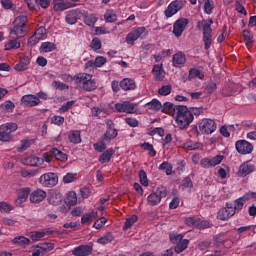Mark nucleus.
<instances>
[{
	"label": "nucleus",
	"mask_w": 256,
	"mask_h": 256,
	"mask_svg": "<svg viewBox=\"0 0 256 256\" xmlns=\"http://www.w3.org/2000/svg\"><path fill=\"white\" fill-rule=\"evenodd\" d=\"M19 129V125L15 122H8L0 125V141L3 143H9L13 139L12 133H15Z\"/></svg>",
	"instance_id": "3"
},
{
	"label": "nucleus",
	"mask_w": 256,
	"mask_h": 256,
	"mask_svg": "<svg viewBox=\"0 0 256 256\" xmlns=\"http://www.w3.org/2000/svg\"><path fill=\"white\" fill-rule=\"evenodd\" d=\"M115 109L119 113H134L135 112V104L125 101L123 103H116Z\"/></svg>",
	"instance_id": "15"
},
{
	"label": "nucleus",
	"mask_w": 256,
	"mask_h": 256,
	"mask_svg": "<svg viewBox=\"0 0 256 256\" xmlns=\"http://www.w3.org/2000/svg\"><path fill=\"white\" fill-rule=\"evenodd\" d=\"M145 107H148L152 111H161L163 104L157 99H152L150 102L146 103Z\"/></svg>",
	"instance_id": "33"
},
{
	"label": "nucleus",
	"mask_w": 256,
	"mask_h": 256,
	"mask_svg": "<svg viewBox=\"0 0 256 256\" xmlns=\"http://www.w3.org/2000/svg\"><path fill=\"white\" fill-rule=\"evenodd\" d=\"M13 109H15V103L11 100H7L0 105V111L2 113H11L13 112Z\"/></svg>",
	"instance_id": "31"
},
{
	"label": "nucleus",
	"mask_w": 256,
	"mask_h": 256,
	"mask_svg": "<svg viewBox=\"0 0 256 256\" xmlns=\"http://www.w3.org/2000/svg\"><path fill=\"white\" fill-rule=\"evenodd\" d=\"M184 149L187 151H195V149H201V143L199 142H192V141H187L184 144Z\"/></svg>",
	"instance_id": "46"
},
{
	"label": "nucleus",
	"mask_w": 256,
	"mask_h": 256,
	"mask_svg": "<svg viewBox=\"0 0 256 256\" xmlns=\"http://www.w3.org/2000/svg\"><path fill=\"white\" fill-rule=\"evenodd\" d=\"M81 14V11L79 10H70L66 14V21L69 23V25H75L77 23V19H79V15Z\"/></svg>",
	"instance_id": "25"
},
{
	"label": "nucleus",
	"mask_w": 256,
	"mask_h": 256,
	"mask_svg": "<svg viewBox=\"0 0 256 256\" xmlns=\"http://www.w3.org/2000/svg\"><path fill=\"white\" fill-rule=\"evenodd\" d=\"M169 239L171 243L174 245H177L178 243H181L183 239V234H169Z\"/></svg>",
	"instance_id": "54"
},
{
	"label": "nucleus",
	"mask_w": 256,
	"mask_h": 256,
	"mask_svg": "<svg viewBox=\"0 0 256 256\" xmlns=\"http://www.w3.org/2000/svg\"><path fill=\"white\" fill-rule=\"evenodd\" d=\"M106 143H107V140L104 137H102L100 138L99 142L93 144V147L95 151H98V153H103V151L107 149Z\"/></svg>",
	"instance_id": "34"
},
{
	"label": "nucleus",
	"mask_w": 256,
	"mask_h": 256,
	"mask_svg": "<svg viewBox=\"0 0 256 256\" xmlns=\"http://www.w3.org/2000/svg\"><path fill=\"white\" fill-rule=\"evenodd\" d=\"M31 193V188L24 187L17 190V198L15 200L16 207H23V204L25 201H27V198L29 197V194Z\"/></svg>",
	"instance_id": "8"
},
{
	"label": "nucleus",
	"mask_w": 256,
	"mask_h": 256,
	"mask_svg": "<svg viewBox=\"0 0 256 256\" xmlns=\"http://www.w3.org/2000/svg\"><path fill=\"white\" fill-rule=\"evenodd\" d=\"M181 9H183V4H181L179 0H174L166 8L164 15L167 17V19H169L170 17H173V15H175L178 11H181Z\"/></svg>",
	"instance_id": "9"
},
{
	"label": "nucleus",
	"mask_w": 256,
	"mask_h": 256,
	"mask_svg": "<svg viewBox=\"0 0 256 256\" xmlns=\"http://www.w3.org/2000/svg\"><path fill=\"white\" fill-rule=\"evenodd\" d=\"M148 205H151L152 207H155V205H159L161 203V197H159L155 192L151 193L147 197Z\"/></svg>",
	"instance_id": "37"
},
{
	"label": "nucleus",
	"mask_w": 256,
	"mask_h": 256,
	"mask_svg": "<svg viewBox=\"0 0 256 256\" xmlns=\"http://www.w3.org/2000/svg\"><path fill=\"white\" fill-rule=\"evenodd\" d=\"M235 215V211H233V203L227 202L226 206L218 211L217 219L220 221H227L231 219Z\"/></svg>",
	"instance_id": "6"
},
{
	"label": "nucleus",
	"mask_w": 256,
	"mask_h": 256,
	"mask_svg": "<svg viewBox=\"0 0 256 256\" xmlns=\"http://www.w3.org/2000/svg\"><path fill=\"white\" fill-rule=\"evenodd\" d=\"M155 193L160 197V200L165 199L167 197V187L165 186H159Z\"/></svg>",
	"instance_id": "59"
},
{
	"label": "nucleus",
	"mask_w": 256,
	"mask_h": 256,
	"mask_svg": "<svg viewBox=\"0 0 256 256\" xmlns=\"http://www.w3.org/2000/svg\"><path fill=\"white\" fill-rule=\"evenodd\" d=\"M175 109H177V105H174L171 102H165L162 105L161 113H166V115H171V117H175Z\"/></svg>",
	"instance_id": "23"
},
{
	"label": "nucleus",
	"mask_w": 256,
	"mask_h": 256,
	"mask_svg": "<svg viewBox=\"0 0 256 256\" xmlns=\"http://www.w3.org/2000/svg\"><path fill=\"white\" fill-rule=\"evenodd\" d=\"M32 143V140H21L20 147L17 148L18 153H23V151H27V149L31 147Z\"/></svg>",
	"instance_id": "50"
},
{
	"label": "nucleus",
	"mask_w": 256,
	"mask_h": 256,
	"mask_svg": "<svg viewBox=\"0 0 256 256\" xmlns=\"http://www.w3.org/2000/svg\"><path fill=\"white\" fill-rule=\"evenodd\" d=\"M174 119H176L177 126L179 129H187L191 123H193V120L195 117H193V114L187 108L185 105H176V109H174Z\"/></svg>",
	"instance_id": "1"
},
{
	"label": "nucleus",
	"mask_w": 256,
	"mask_h": 256,
	"mask_svg": "<svg viewBox=\"0 0 256 256\" xmlns=\"http://www.w3.org/2000/svg\"><path fill=\"white\" fill-rule=\"evenodd\" d=\"M115 238L113 237V234L111 232H108L103 237L99 238L97 240V243H100V245H107L108 243H111Z\"/></svg>",
	"instance_id": "45"
},
{
	"label": "nucleus",
	"mask_w": 256,
	"mask_h": 256,
	"mask_svg": "<svg viewBox=\"0 0 256 256\" xmlns=\"http://www.w3.org/2000/svg\"><path fill=\"white\" fill-rule=\"evenodd\" d=\"M73 81H75L76 84L78 85H83L89 81V79H93V75L91 74H87V73H78L76 75H74V77L72 78Z\"/></svg>",
	"instance_id": "22"
},
{
	"label": "nucleus",
	"mask_w": 256,
	"mask_h": 256,
	"mask_svg": "<svg viewBox=\"0 0 256 256\" xmlns=\"http://www.w3.org/2000/svg\"><path fill=\"white\" fill-rule=\"evenodd\" d=\"M68 140L74 145L81 143V131L79 130L70 131L68 134Z\"/></svg>",
	"instance_id": "27"
},
{
	"label": "nucleus",
	"mask_w": 256,
	"mask_h": 256,
	"mask_svg": "<svg viewBox=\"0 0 256 256\" xmlns=\"http://www.w3.org/2000/svg\"><path fill=\"white\" fill-rule=\"evenodd\" d=\"M91 253H93V246L91 245H80L72 251L74 256H89Z\"/></svg>",
	"instance_id": "16"
},
{
	"label": "nucleus",
	"mask_w": 256,
	"mask_h": 256,
	"mask_svg": "<svg viewBox=\"0 0 256 256\" xmlns=\"http://www.w3.org/2000/svg\"><path fill=\"white\" fill-rule=\"evenodd\" d=\"M139 179L141 185H143L144 187H149V180H147V172H145V170L139 171Z\"/></svg>",
	"instance_id": "53"
},
{
	"label": "nucleus",
	"mask_w": 256,
	"mask_h": 256,
	"mask_svg": "<svg viewBox=\"0 0 256 256\" xmlns=\"http://www.w3.org/2000/svg\"><path fill=\"white\" fill-rule=\"evenodd\" d=\"M10 211H13V206L7 202H0V213H9Z\"/></svg>",
	"instance_id": "60"
},
{
	"label": "nucleus",
	"mask_w": 256,
	"mask_h": 256,
	"mask_svg": "<svg viewBox=\"0 0 256 256\" xmlns=\"http://www.w3.org/2000/svg\"><path fill=\"white\" fill-rule=\"evenodd\" d=\"M52 3L54 11H65L75 7V4L69 2V0H53Z\"/></svg>",
	"instance_id": "17"
},
{
	"label": "nucleus",
	"mask_w": 256,
	"mask_h": 256,
	"mask_svg": "<svg viewBox=\"0 0 256 256\" xmlns=\"http://www.w3.org/2000/svg\"><path fill=\"white\" fill-rule=\"evenodd\" d=\"M43 158L35 157V156H30L28 158H25L23 160L24 165H28L30 167H39V165H43L44 163Z\"/></svg>",
	"instance_id": "21"
},
{
	"label": "nucleus",
	"mask_w": 256,
	"mask_h": 256,
	"mask_svg": "<svg viewBox=\"0 0 256 256\" xmlns=\"http://www.w3.org/2000/svg\"><path fill=\"white\" fill-rule=\"evenodd\" d=\"M84 23H85V25H88V27H93V25H95V23H97V17L93 14L86 15L84 17Z\"/></svg>",
	"instance_id": "51"
},
{
	"label": "nucleus",
	"mask_w": 256,
	"mask_h": 256,
	"mask_svg": "<svg viewBox=\"0 0 256 256\" xmlns=\"http://www.w3.org/2000/svg\"><path fill=\"white\" fill-rule=\"evenodd\" d=\"M223 161V156L217 155L213 158H204L201 160V167L204 169H209L211 167H216V165H219Z\"/></svg>",
	"instance_id": "13"
},
{
	"label": "nucleus",
	"mask_w": 256,
	"mask_h": 256,
	"mask_svg": "<svg viewBox=\"0 0 256 256\" xmlns=\"http://www.w3.org/2000/svg\"><path fill=\"white\" fill-rule=\"evenodd\" d=\"M82 89L84 91H95L97 89V82L93 79L90 78L83 86Z\"/></svg>",
	"instance_id": "39"
},
{
	"label": "nucleus",
	"mask_w": 256,
	"mask_h": 256,
	"mask_svg": "<svg viewBox=\"0 0 256 256\" xmlns=\"http://www.w3.org/2000/svg\"><path fill=\"white\" fill-rule=\"evenodd\" d=\"M213 9H215V4L213 3V0H207L204 3V12L207 15H211L213 13Z\"/></svg>",
	"instance_id": "52"
},
{
	"label": "nucleus",
	"mask_w": 256,
	"mask_h": 256,
	"mask_svg": "<svg viewBox=\"0 0 256 256\" xmlns=\"http://www.w3.org/2000/svg\"><path fill=\"white\" fill-rule=\"evenodd\" d=\"M152 73L156 79V81H163V66L155 65L152 69Z\"/></svg>",
	"instance_id": "35"
},
{
	"label": "nucleus",
	"mask_w": 256,
	"mask_h": 256,
	"mask_svg": "<svg viewBox=\"0 0 256 256\" xmlns=\"http://www.w3.org/2000/svg\"><path fill=\"white\" fill-rule=\"evenodd\" d=\"M39 103H41V100L39 99V97H37L33 94L24 95L21 98V104L24 107H37V105H39Z\"/></svg>",
	"instance_id": "12"
},
{
	"label": "nucleus",
	"mask_w": 256,
	"mask_h": 256,
	"mask_svg": "<svg viewBox=\"0 0 256 256\" xmlns=\"http://www.w3.org/2000/svg\"><path fill=\"white\" fill-rule=\"evenodd\" d=\"M203 43L204 48L206 50L211 48V45H213V29L211 26L205 24L204 26V32H203Z\"/></svg>",
	"instance_id": "10"
},
{
	"label": "nucleus",
	"mask_w": 256,
	"mask_h": 256,
	"mask_svg": "<svg viewBox=\"0 0 256 256\" xmlns=\"http://www.w3.org/2000/svg\"><path fill=\"white\" fill-rule=\"evenodd\" d=\"M53 154H54V159H57V161H67V154L63 153L57 148H53Z\"/></svg>",
	"instance_id": "48"
},
{
	"label": "nucleus",
	"mask_w": 256,
	"mask_h": 256,
	"mask_svg": "<svg viewBox=\"0 0 256 256\" xmlns=\"http://www.w3.org/2000/svg\"><path fill=\"white\" fill-rule=\"evenodd\" d=\"M65 203L68 205V207L77 205V194L75 192H69L65 199Z\"/></svg>",
	"instance_id": "36"
},
{
	"label": "nucleus",
	"mask_w": 256,
	"mask_h": 256,
	"mask_svg": "<svg viewBox=\"0 0 256 256\" xmlns=\"http://www.w3.org/2000/svg\"><path fill=\"white\" fill-rule=\"evenodd\" d=\"M141 149H144V151H149L150 157H155V155H157V151H155L153 145L148 142H144L143 144H141Z\"/></svg>",
	"instance_id": "47"
},
{
	"label": "nucleus",
	"mask_w": 256,
	"mask_h": 256,
	"mask_svg": "<svg viewBox=\"0 0 256 256\" xmlns=\"http://www.w3.org/2000/svg\"><path fill=\"white\" fill-rule=\"evenodd\" d=\"M19 47H21V42L19 41L18 37L11 39L5 43L6 51H11V49H19Z\"/></svg>",
	"instance_id": "30"
},
{
	"label": "nucleus",
	"mask_w": 256,
	"mask_h": 256,
	"mask_svg": "<svg viewBox=\"0 0 256 256\" xmlns=\"http://www.w3.org/2000/svg\"><path fill=\"white\" fill-rule=\"evenodd\" d=\"M117 137V129L115 128H108L106 133L104 134L103 138L109 143L111 139H115Z\"/></svg>",
	"instance_id": "41"
},
{
	"label": "nucleus",
	"mask_w": 256,
	"mask_h": 256,
	"mask_svg": "<svg viewBox=\"0 0 256 256\" xmlns=\"http://www.w3.org/2000/svg\"><path fill=\"white\" fill-rule=\"evenodd\" d=\"M138 39L139 38L137 37V34L134 31L130 32L126 37V41L129 45H133L135 41H137Z\"/></svg>",
	"instance_id": "62"
},
{
	"label": "nucleus",
	"mask_w": 256,
	"mask_h": 256,
	"mask_svg": "<svg viewBox=\"0 0 256 256\" xmlns=\"http://www.w3.org/2000/svg\"><path fill=\"white\" fill-rule=\"evenodd\" d=\"M12 243L14 245H29L31 243V240L25 236H17L12 240Z\"/></svg>",
	"instance_id": "42"
},
{
	"label": "nucleus",
	"mask_w": 256,
	"mask_h": 256,
	"mask_svg": "<svg viewBox=\"0 0 256 256\" xmlns=\"http://www.w3.org/2000/svg\"><path fill=\"white\" fill-rule=\"evenodd\" d=\"M246 201H249V195H244L234 201V204H232V211L235 213H239L241 209H243V205H245Z\"/></svg>",
	"instance_id": "20"
},
{
	"label": "nucleus",
	"mask_w": 256,
	"mask_h": 256,
	"mask_svg": "<svg viewBox=\"0 0 256 256\" xmlns=\"http://www.w3.org/2000/svg\"><path fill=\"white\" fill-rule=\"evenodd\" d=\"M29 63H31V58H29V56H24L19 63L14 66V69L16 71H27Z\"/></svg>",
	"instance_id": "24"
},
{
	"label": "nucleus",
	"mask_w": 256,
	"mask_h": 256,
	"mask_svg": "<svg viewBox=\"0 0 256 256\" xmlns=\"http://www.w3.org/2000/svg\"><path fill=\"white\" fill-rule=\"evenodd\" d=\"M90 47L94 51H99V49H101V40L99 38H94L90 43Z\"/></svg>",
	"instance_id": "64"
},
{
	"label": "nucleus",
	"mask_w": 256,
	"mask_h": 256,
	"mask_svg": "<svg viewBox=\"0 0 256 256\" xmlns=\"http://www.w3.org/2000/svg\"><path fill=\"white\" fill-rule=\"evenodd\" d=\"M243 37L246 41L247 47H253V35H251V31L243 30Z\"/></svg>",
	"instance_id": "49"
},
{
	"label": "nucleus",
	"mask_w": 256,
	"mask_h": 256,
	"mask_svg": "<svg viewBox=\"0 0 256 256\" xmlns=\"http://www.w3.org/2000/svg\"><path fill=\"white\" fill-rule=\"evenodd\" d=\"M57 46L52 42H43L40 46V53H50V51H55Z\"/></svg>",
	"instance_id": "32"
},
{
	"label": "nucleus",
	"mask_w": 256,
	"mask_h": 256,
	"mask_svg": "<svg viewBox=\"0 0 256 256\" xmlns=\"http://www.w3.org/2000/svg\"><path fill=\"white\" fill-rule=\"evenodd\" d=\"M39 182L43 187H55L59 183V176L53 172L45 173L40 176Z\"/></svg>",
	"instance_id": "4"
},
{
	"label": "nucleus",
	"mask_w": 256,
	"mask_h": 256,
	"mask_svg": "<svg viewBox=\"0 0 256 256\" xmlns=\"http://www.w3.org/2000/svg\"><path fill=\"white\" fill-rule=\"evenodd\" d=\"M105 223H107V219L105 217H101L94 222L93 227L95 229H102V227L105 226Z\"/></svg>",
	"instance_id": "63"
},
{
	"label": "nucleus",
	"mask_w": 256,
	"mask_h": 256,
	"mask_svg": "<svg viewBox=\"0 0 256 256\" xmlns=\"http://www.w3.org/2000/svg\"><path fill=\"white\" fill-rule=\"evenodd\" d=\"M25 25H27V16L21 15L16 17L13 21V28L10 31L11 35H15L18 39H23L27 35Z\"/></svg>",
	"instance_id": "2"
},
{
	"label": "nucleus",
	"mask_w": 256,
	"mask_h": 256,
	"mask_svg": "<svg viewBox=\"0 0 256 256\" xmlns=\"http://www.w3.org/2000/svg\"><path fill=\"white\" fill-rule=\"evenodd\" d=\"M226 241H227V239H225V235L224 234L216 235L213 238V244L216 245V247H219V245H222Z\"/></svg>",
	"instance_id": "58"
},
{
	"label": "nucleus",
	"mask_w": 256,
	"mask_h": 256,
	"mask_svg": "<svg viewBox=\"0 0 256 256\" xmlns=\"http://www.w3.org/2000/svg\"><path fill=\"white\" fill-rule=\"evenodd\" d=\"M186 61L187 58L185 57V54H183V52H177L173 55L172 63L174 67H177V65H185Z\"/></svg>",
	"instance_id": "28"
},
{
	"label": "nucleus",
	"mask_w": 256,
	"mask_h": 256,
	"mask_svg": "<svg viewBox=\"0 0 256 256\" xmlns=\"http://www.w3.org/2000/svg\"><path fill=\"white\" fill-rule=\"evenodd\" d=\"M98 217L97 211H92L87 214H84L81 218V224L85 225L87 223H92Z\"/></svg>",
	"instance_id": "29"
},
{
	"label": "nucleus",
	"mask_w": 256,
	"mask_h": 256,
	"mask_svg": "<svg viewBox=\"0 0 256 256\" xmlns=\"http://www.w3.org/2000/svg\"><path fill=\"white\" fill-rule=\"evenodd\" d=\"M204 79L205 75H203V73H201V71H199V69L197 68H192L189 71V76L188 79Z\"/></svg>",
	"instance_id": "40"
},
{
	"label": "nucleus",
	"mask_w": 256,
	"mask_h": 256,
	"mask_svg": "<svg viewBox=\"0 0 256 256\" xmlns=\"http://www.w3.org/2000/svg\"><path fill=\"white\" fill-rule=\"evenodd\" d=\"M137 215H132L131 217L126 219V222L123 226V231H127V229H131L135 223H137Z\"/></svg>",
	"instance_id": "44"
},
{
	"label": "nucleus",
	"mask_w": 256,
	"mask_h": 256,
	"mask_svg": "<svg viewBox=\"0 0 256 256\" xmlns=\"http://www.w3.org/2000/svg\"><path fill=\"white\" fill-rule=\"evenodd\" d=\"M160 171H165L166 175H171L173 173V164L164 161L160 166H159Z\"/></svg>",
	"instance_id": "43"
},
{
	"label": "nucleus",
	"mask_w": 256,
	"mask_h": 256,
	"mask_svg": "<svg viewBox=\"0 0 256 256\" xmlns=\"http://www.w3.org/2000/svg\"><path fill=\"white\" fill-rule=\"evenodd\" d=\"M52 87H54V89H59L60 91H65V89H69V86L67 84L60 81H54L52 83Z\"/></svg>",
	"instance_id": "61"
},
{
	"label": "nucleus",
	"mask_w": 256,
	"mask_h": 256,
	"mask_svg": "<svg viewBox=\"0 0 256 256\" xmlns=\"http://www.w3.org/2000/svg\"><path fill=\"white\" fill-rule=\"evenodd\" d=\"M187 25H189V20L187 18L178 19L173 25V33L175 37H181L183 31L187 29Z\"/></svg>",
	"instance_id": "7"
},
{
	"label": "nucleus",
	"mask_w": 256,
	"mask_h": 256,
	"mask_svg": "<svg viewBox=\"0 0 256 256\" xmlns=\"http://www.w3.org/2000/svg\"><path fill=\"white\" fill-rule=\"evenodd\" d=\"M236 151L240 153V155H247L253 152V144L247 142L246 140H238L236 142Z\"/></svg>",
	"instance_id": "11"
},
{
	"label": "nucleus",
	"mask_w": 256,
	"mask_h": 256,
	"mask_svg": "<svg viewBox=\"0 0 256 256\" xmlns=\"http://www.w3.org/2000/svg\"><path fill=\"white\" fill-rule=\"evenodd\" d=\"M37 247L42 251H46L47 253L49 251H53L55 245L53 243L45 242V243H40Z\"/></svg>",
	"instance_id": "57"
},
{
	"label": "nucleus",
	"mask_w": 256,
	"mask_h": 256,
	"mask_svg": "<svg viewBox=\"0 0 256 256\" xmlns=\"http://www.w3.org/2000/svg\"><path fill=\"white\" fill-rule=\"evenodd\" d=\"M253 171H255V165L250 161H246L240 165L237 175L238 177H247V175H251Z\"/></svg>",
	"instance_id": "14"
},
{
	"label": "nucleus",
	"mask_w": 256,
	"mask_h": 256,
	"mask_svg": "<svg viewBox=\"0 0 256 256\" xmlns=\"http://www.w3.org/2000/svg\"><path fill=\"white\" fill-rule=\"evenodd\" d=\"M120 87L123 91H135V89H137V84L135 83V80L131 78H124L120 81Z\"/></svg>",
	"instance_id": "18"
},
{
	"label": "nucleus",
	"mask_w": 256,
	"mask_h": 256,
	"mask_svg": "<svg viewBox=\"0 0 256 256\" xmlns=\"http://www.w3.org/2000/svg\"><path fill=\"white\" fill-rule=\"evenodd\" d=\"M187 247H189V241L187 239H184L181 242H179L178 244H176L174 251L177 254L183 253V251H185V249H187Z\"/></svg>",
	"instance_id": "38"
},
{
	"label": "nucleus",
	"mask_w": 256,
	"mask_h": 256,
	"mask_svg": "<svg viewBox=\"0 0 256 256\" xmlns=\"http://www.w3.org/2000/svg\"><path fill=\"white\" fill-rule=\"evenodd\" d=\"M115 155V150L113 148L107 149L102 155L99 156V163L101 165L105 163H109L111 161V157Z\"/></svg>",
	"instance_id": "26"
},
{
	"label": "nucleus",
	"mask_w": 256,
	"mask_h": 256,
	"mask_svg": "<svg viewBox=\"0 0 256 256\" xmlns=\"http://www.w3.org/2000/svg\"><path fill=\"white\" fill-rule=\"evenodd\" d=\"M171 89L173 87L171 85H163L158 89V95H163L164 97L171 94Z\"/></svg>",
	"instance_id": "55"
},
{
	"label": "nucleus",
	"mask_w": 256,
	"mask_h": 256,
	"mask_svg": "<svg viewBox=\"0 0 256 256\" xmlns=\"http://www.w3.org/2000/svg\"><path fill=\"white\" fill-rule=\"evenodd\" d=\"M185 224L188 227H197L199 226V218H195V217H187L185 219Z\"/></svg>",
	"instance_id": "56"
},
{
	"label": "nucleus",
	"mask_w": 256,
	"mask_h": 256,
	"mask_svg": "<svg viewBox=\"0 0 256 256\" xmlns=\"http://www.w3.org/2000/svg\"><path fill=\"white\" fill-rule=\"evenodd\" d=\"M199 129L204 135H211L217 130V123L213 119H203L199 124Z\"/></svg>",
	"instance_id": "5"
},
{
	"label": "nucleus",
	"mask_w": 256,
	"mask_h": 256,
	"mask_svg": "<svg viewBox=\"0 0 256 256\" xmlns=\"http://www.w3.org/2000/svg\"><path fill=\"white\" fill-rule=\"evenodd\" d=\"M45 197H47V192L38 189L30 194V201L31 203H41V201H43Z\"/></svg>",
	"instance_id": "19"
}]
</instances>
